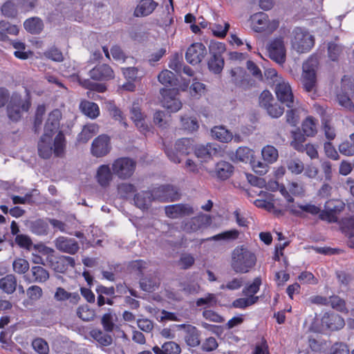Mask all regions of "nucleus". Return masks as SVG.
Returning <instances> with one entry per match:
<instances>
[{"instance_id":"1","label":"nucleus","mask_w":354,"mask_h":354,"mask_svg":"<svg viewBox=\"0 0 354 354\" xmlns=\"http://www.w3.org/2000/svg\"><path fill=\"white\" fill-rule=\"evenodd\" d=\"M62 113L58 109L53 110L48 116L44 125V133L41 136L38 145V153L44 159L52 156L53 137L59 128Z\"/></svg>"},{"instance_id":"2","label":"nucleus","mask_w":354,"mask_h":354,"mask_svg":"<svg viewBox=\"0 0 354 354\" xmlns=\"http://www.w3.org/2000/svg\"><path fill=\"white\" fill-rule=\"evenodd\" d=\"M255 254L245 245H239L232 253L231 266L236 273L245 274L250 272L256 265Z\"/></svg>"},{"instance_id":"3","label":"nucleus","mask_w":354,"mask_h":354,"mask_svg":"<svg viewBox=\"0 0 354 354\" xmlns=\"http://www.w3.org/2000/svg\"><path fill=\"white\" fill-rule=\"evenodd\" d=\"M251 28L256 32L272 34L279 26L278 19L270 20L268 15L263 12L254 13L250 17Z\"/></svg>"},{"instance_id":"4","label":"nucleus","mask_w":354,"mask_h":354,"mask_svg":"<svg viewBox=\"0 0 354 354\" xmlns=\"http://www.w3.org/2000/svg\"><path fill=\"white\" fill-rule=\"evenodd\" d=\"M291 39L292 48L298 53H304L310 51L315 44V39L307 30L297 27L292 32Z\"/></svg>"},{"instance_id":"5","label":"nucleus","mask_w":354,"mask_h":354,"mask_svg":"<svg viewBox=\"0 0 354 354\" xmlns=\"http://www.w3.org/2000/svg\"><path fill=\"white\" fill-rule=\"evenodd\" d=\"M136 162L134 160L128 157H121L115 159L111 169L114 175L121 180L131 178L135 172Z\"/></svg>"},{"instance_id":"6","label":"nucleus","mask_w":354,"mask_h":354,"mask_svg":"<svg viewBox=\"0 0 354 354\" xmlns=\"http://www.w3.org/2000/svg\"><path fill=\"white\" fill-rule=\"evenodd\" d=\"M30 106L29 100H24L21 96L14 93L7 106V113L10 120L17 122L21 118L22 112H27Z\"/></svg>"},{"instance_id":"7","label":"nucleus","mask_w":354,"mask_h":354,"mask_svg":"<svg viewBox=\"0 0 354 354\" xmlns=\"http://www.w3.org/2000/svg\"><path fill=\"white\" fill-rule=\"evenodd\" d=\"M345 209V203L340 199H330L325 203L324 209L319 214V219L329 223L338 221V216Z\"/></svg>"},{"instance_id":"8","label":"nucleus","mask_w":354,"mask_h":354,"mask_svg":"<svg viewBox=\"0 0 354 354\" xmlns=\"http://www.w3.org/2000/svg\"><path fill=\"white\" fill-rule=\"evenodd\" d=\"M175 149L165 148V152L169 159L174 163L180 162L179 156L189 154L194 149L193 140L190 138H180L175 143Z\"/></svg>"},{"instance_id":"9","label":"nucleus","mask_w":354,"mask_h":354,"mask_svg":"<svg viewBox=\"0 0 354 354\" xmlns=\"http://www.w3.org/2000/svg\"><path fill=\"white\" fill-rule=\"evenodd\" d=\"M225 50V46L221 42L211 46V57L208 61L209 69L216 74L220 73L224 66V59L222 53Z\"/></svg>"},{"instance_id":"10","label":"nucleus","mask_w":354,"mask_h":354,"mask_svg":"<svg viewBox=\"0 0 354 354\" xmlns=\"http://www.w3.org/2000/svg\"><path fill=\"white\" fill-rule=\"evenodd\" d=\"M161 103L170 112H176L182 107L181 102L176 98L178 90L176 88H163L160 90Z\"/></svg>"},{"instance_id":"11","label":"nucleus","mask_w":354,"mask_h":354,"mask_svg":"<svg viewBox=\"0 0 354 354\" xmlns=\"http://www.w3.org/2000/svg\"><path fill=\"white\" fill-rule=\"evenodd\" d=\"M111 149V138L106 134H101L96 137L91 144V152L97 158L106 156Z\"/></svg>"},{"instance_id":"12","label":"nucleus","mask_w":354,"mask_h":354,"mask_svg":"<svg viewBox=\"0 0 354 354\" xmlns=\"http://www.w3.org/2000/svg\"><path fill=\"white\" fill-rule=\"evenodd\" d=\"M315 60L308 59L303 65L302 84L307 92L313 90L316 84V73L315 70Z\"/></svg>"},{"instance_id":"13","label":"nucleus","mask_w":354,"mask_h":354,"mask_svg":"<svg viewBox=\"0 0 354 354\" xmlns=\"http://www.w3.org/2000/svg\"><path fill=\"white\" fill-rule=\"evenodd\" d=\"M207 53L205 46L201 42H196L187 48L185 53V59L189 64L196 65L203 60Z\"/></svg>"},{"instance_id":"14","label":"nucleus","mask_w":354,"mask_h":354,"mask_svg":"<svg viewBox=\"0 0 354 354\" xmlns=\"http://www.w3.org/2000/svg\"><path fill=\"white\" fill-rule=\"evenodd\" d=\"M156 200L166 202L178 200L180 194L178 189L171 185H162L152 189Z\"/></svg>"},{"instance_id":"15","label":"nucleus","mask_w":354,"mask_h":354,"mask_svg":"<svg viewBox=\"0 0 354 354\" xmlns=\"http://www.w3.org/2000/svg\"><path fill=\"white\" fill-rule=\"evenodd\" d=\"M230 75L232 82L243 90H248L254 84V81L247 74L245 70L241 67L232 68Z\"/></svg>"},{"instance_id":"16","label":"nucleus","mask_w":354,"mask_h":354,"mask_svg":"<svg viewBox=\"0 0 354 354\" xmlns=\"http://www.w3.org/2000/svg\"><path fill=\"white\" fill-rule=\"evenodd\" d=\"M275 93L278 100L285 103L287 107L294 106V96L288 82L284 80L279 81L275 85Z\"/></svg>"},{"instance_id":"17","label":"nucleus","mask_w":354,"mask_h":354,"mask_svg":"<svg viewBox=\"0 0 354 354\" xmlns=\"http://www.w3.org/2000/svg\"><path fill=\"white\" fill-rule=\"evenodd\" d=\"M268 50L269 56L272 60L279 64L285 62L286 49L281 38H276L272 40L268 47Z\"/></svg>"},{"instance_id":"18","label":"nucleus","mask_w":354,"mask_h":354,"mask_svg":"<svg viewBox=\"0 0 354 354\" xmlns=\"http://www.w3.org/2000/svg\"><path fill=\"white\" fill-rule=\"evenodd\" d=\"M89 75L92 80L96 81H108L115 77L113 69L106 64L95 66L89 71Z\"/></svg>"},{"instance_id":"19","label":"nucleus","mask_w":354,"mask_h":354,"mask_svg":"<svg viewBox=\"0 0 354 354\" xmlns=\"http://www.w3.org/2000/svg\"><path fill=\"white\" fill-rule=\"evenodd\" d=\"M321 322L323 326L332 331L339 330L345 326L343 317L334 313H326L322 317Z\"/></svg>"},{"instance_id":"20","label":"nucleus","mask_w":354,"mask_h":354,"mask_svg":"<svg viewBox=\"0 0 354 354\" xmlns=\"http://www.w3.org/2000/svg\"><path fill=\"white\" fill-rule=\"evenodd\" d=\"M210 223V217L205 215L194 216L185 222L183 226L187 232H194L207 227Z\"/></svg>"},{"instance_id":"21","label":"nucleus","mask_w":354,"mask_h":354,"mask_svg":"<svg viewBox=\"0 0 354 354\" xmlns=\"http://www.w3.org/2000/svg\"><path fill=\"white\" fill-rule=\"evenodd\" d=\"M131 118L138 130L146 135L150 131V127L145 122V115L142 113L138 104H133L131 109Z\"/></svg>"},{"instance_id":"22","label":"nucleus","mask_w":354,"mask_h":354,"mask_svg":"<svg viewBox=\"0 0 354 354\" xmlns=\"http://www.w3.org/2000/svg\"><path fill=\"white\" fill-rule=\"evenodd\" d=\"M193 213V208L186 204H175L165 207V214L171 218L189 216Z\"/></svg>"},{"instance_id":"23","label":"nucleus","mask_w":354,"mask_h":354,"mask_svg":"<svg viewBox=\"0 0 354 354\" xmlns=\"http://www.w3.org/2000/svg\"><path fill=\"white\" fill-rule=\"evenodd\" d=\"M55 247L58 250L71 254H75L80 248L76 240L64 236H59L56 239Z\"/></svg>"},{"instance_id":"24","label":"nucleus","mask_w":354,"mask_h":354,"mask_svg":"<svg viewBox=\"0 0 354 354\" xmlns=\"http://www.w3.org/2000/svg\"><path fill=\"white\" fill-rule=\"evenodd\" d=\"M322 212V210L319 207L310 203L298 205V208L294 205L290 207V214L300 218L306 217L304 213H308L312 216L318 215L319 218V214H321Z\"/></svg>"},{"instance_id":"25","label":"nucleus","mask_w":354,"mask_h":354,"mask_svg":"<svg viewBox=\"0 0 354 354\" xmlns=\"http://www.w3.org/2000/svg\"><path fill=\"white\" fill-rule=\"evenodd\" d=\"M113 174L109 165H101L97 169L95 179L101 187H107L113 180Z\"/></svg>"},{"instance_id":"26","label":"nucleus","mask_w":354,"mask_h":354,"mask_svg":"<svg viewBox=\"0 0 354 354\" xmlns=\"http://www.w3.org/2000/svg\"><path fill=\"white\" fill-rule=\"evenodd\" d=\"M111 332H105L100 328H93L89 332L90 336L101 347H107L113 344V338L110 334Z\"/></svg>"},{"instance_id":"27","label":"nucleus","mask_w":354,"mask_h":354,"mask_svg":"<svg viewBox=\"0 0 354 354\" xmlns=\"http://www.w3.org/2000/svg\"><path fill=\"white\" fill-rule=\"evenodd\" d=\"M158 3L153 0H140L136 7L133 15L136 17H143L151 15L156 8Z\"/></svg>"},{"instance_id":"28","label":"nucleus","mask_w":354,"mask_h":354,"mask_svg":"<svg viewBox=\"0 0 354 354\" xmlns=\"http://www.w3.org/2000/svg\"><path fill=\"white\" fill-rule=\"evenodd\" d=\"M153 200L156 198L152 190L136 194L133 198L135 205L141 209H147Z\"/></svg>"},{"instance_id":"29","label":"nucleus","mask_w":354,"mask_h":354,"mask_svg":"<svg viewBox=\"0 0 354 354\" xmlns=\"http://www.w3.org/2000/svg\"><path fill=\"white\" fill-rule=\"evenodd\" d=\"M54 298L57 301L68 300L69 303L73 305H77L80 300V296L77 292H68L62 287L56 288Z\"/></svg>"},{"instance_id":"30","label":"nucleus","mask_w":354,"mask_h":354,"mask_svg":"<svg viewBox=\"0 0 354 354\" xmlns=\"http://www.w3.org/2000/svg\"><path fill=\"white\" fill-rule=\"evenodd\" d=\"M341 230L342 232L348 238V245L351 248H354V218H345L342 221Z\"/></svg>"},{"instance_id":"31","label":"nucleus","mask_w":354,"mask_h":354,"mask_svg":"<svg viewBox=\"0 0 354 354\" xmlns=\"http://www.w3.org/2000/svg\"><path fill=\"white\" fill-rule=\"evenodd\" d=\"M234 171V167L232 164L226 161H220L215 166L214 172L216 176L221 180H225L229 178Z\"/></svg>"},{"instance_id":"32","label":"nucleus","mask_w":354,"mask_h":354,"mask_svg":"<svg viewBox=\"0 0 354 354\" xmlns=\"http://www.w3.org/2000/svg\"><path fill=\"white\" fill-rule=\"evenodd\" d=\"M66 140L62 131L56 135L53 144H52V153L56 157H63L65 153Z\"/></svg>"},{"instance_id":"33","label":"nucleus","mask_w":354,"mask_h":354,"mask_svg":"<svg viewBox=\"0 0 354 354\" xmlns=\"http://www.w3.org/2000/svg\"><path fill=\"white\" fill-rule=\"evenodd\" d=\"M24 27L30 34L37 35L43 30L44 23L39 17H33L25 20Z\"/></svg>"},{"instance_id":"34","label":"nucleus","mask_w":354,"mask_h":354,"mask_svg":"<svg viewBox=\"0 0 354 354\" xmlns=\"http://www.w3.org/2000/svg\"><path fill=\"white\" fill-rule=\"evenodd\" d=\"M152 351L155 354H180L181 348L178 344L170 341L164 343L161 347L153 346Z\"/></svg>"},{"instance_id":"35","label":"nucleus","mask_w":354,"mask_h":354,"mask_svg":"<svg viewBox=\"0 0 354 354\" xmlns=\"http://www.w3.org/2000/svg\"><path fill=\"white\" fill-rule=\"evenodd\" d=\"M17 281L14 274H9L0 279V289L6 294L13 293L17 288Z\"/></svg>"},{"instance_id":"36","label":"nucleus","mask_w":354,"mask_h":354,"mask_svg":"<svg viewBox=\"0 0 354 354\" xmlns=\"http://www.w3.org/2000/svg\"><path fill=\"white\" fill-rule=\"evenodd\" d=\"M80 109L85 115L91 119H95L100 115V108L98 105L91 101H82L80 104Z\"/></svg>"},{"instance_id":"37","label":"nucleus","mask_w":354,"mask_h":354,"mask_svg":"<svg viewBox=\"0 0 354 354\" xmlns=\"http://www.w3.org/2000/svg\"><path fill=\"white\" fill-rule=\"evenodd\" d=\"M99 127L96 124H88L85 125L81 132L78 134L77 140L82 143H86L98 132Z\"/></svg>"},{"instance_id":"38","label":"nucleus","mask_w":354,"mask_h":354,"mask_svg":"<svg viewBox=\"0 0 354 354\" xmlns=\"http://www.w3.org/2000/svg\"><path fill=\"white\" fill-rule=\"evenodd\" d=\"M31 281L35 283H44L50 277L49 272L41 266H34L30 269Z\"/></svg>"},{"instance_id":"39","label":"nucleus","mask_w":354,"mask_h":354,"mask_svg":"<svg viewBox=\"0 0 354 354\" xmlns=\"http://www.w3.org/2000/svg\"><path fill=\"white\" fill-rule=\"evenodd\" d=\"M75 266L73 257L68 256H60L55 263V270L57 272L64 273L69 268H74Z\"/></svg>"},{"instance_id":"40","label":"nucleus","mask_w":354,"mask_h":354,"mask_svg":"<svg viewBox=\"0 0 354 354\" xmlns=\"http://www.w3.org/2000/svg\"><path fill=\"white\" fill-rule=\"evenodd\" d=\"M286 165L289 171L295 175L301 174L304 171V164L301 160L291 156L286 160Z\"/></svg>"},{"instance_id":"41","label":"nucleus","mask_w":354,"mask_h":354,"mask_svg":"<svg viewBox=\"0 0 354 354\" xmlns=\"http://www.w3.org/2000/svg\"><path fill=\"white\" fill-rule=\"evenodd\" d=\"M201 331L194 326L185 334L184 339L187 346L197 347L201 344Z\"/></svg>"},{"instance_id":"42","label":"nucleus","mask_w":354,"mask_h":354,"mask_svg":"<svg viewBox=\"0 0 354 354\" xmlns=\"http://www.w3.org/2000/svg\"><path fill=\"white\" fill-rule=\"evenodd\" d=\"M317 120L313 116H308L301 124L302 131L305 136L313 137L317 133Z\"/></svg>"},{"instance_id":"43","label":"nucleus","mask_w":354,"mask_h":354,"mask_svg":"<svg viewBox=\"0 0 354 354\" xmlns=\"http://www.w3.org/2000/svg\"><path fill=\"white\" fill-rule=\"evenodd\" d=\"M211 132L212 137L221 142H228L232 140V133L223 126L213 127Z\"/></svg>"},{"instance_id":"44","label":"nucleus","mask_w":354,"mask_h":354,"mask_svg":"<svg viewBox=\"0 0 354 354\" xmlns=\"http://www.w3.org/2000/svg\"><path fill=\"white\" fill-rule=\"evenodd\" d=\"M239 236V232L236 229L225 231L214 236L203 239V241L235 240Z\"/></svg>"},{"instance_id":"45","label":"nucleus","mask_w":354,"mask_h":354,"mask_svg":"<svg viewBox=\"0 0 354 354\" xmlns=\"http://www.w3.org/2000/svg\"><path fill=\"white\" fill-rule=\"evenodd\" d=\"M158 81L165 86H174L177 85L178 80L176 75L169 71L163 70L158 76Z\"/></svg>"},{"instance_id":"46","label":"nucleus","mask_w":354,"mask_h":354,"mask_svg":"<svg viewBox=\"0 0 354 354\" xmlns=\"http://www.w3.org/2000/svg\"><path fill=\"white\" fill-rule=\"evenodd\" d=\"M261 282L260 277H255L252 283L247 285L243 289V294L248 297H259L255 295L259 291Z\"/></svg>"},{"instance_id":"47","label":"nucleus","mask_w":354,"mask_h":354,"mask_svg":"<svg viewBox=\"0 0 354 354\" xmlns=\"http://www.w3.org/2000/svg\"><path fill=\"white\" fill-rule=\"evenodd\" d=\"M292 134V140L290 142V145L297 151L300 152H304V143L306 141V138L304 133H301L299 130L292 131L291 132Z\"/></svg>"},{"instance_id":"48","label":"nucleus","mask_w":354,"mask_h":354,"mask_svg":"<svg viewBox=\"0 0 354 354\" xmlns=\"http://www.w3.org/2000/svg\"><path fill=\"white\" fill-rule=\"evenodd\" d=\"M261 155L263 160L270 164L276 162L279 157L277 149L272 145L264 147L261 150Z\"/></svg>"},{"instance_id":"49","label":"nucleus","mask_w":354,"mask_h":354,"mask_svg":"<svg viewBox=\"0 0 354 354\" xmlns=\"http://www.w3.org/2000/svg\"><path fill=\"white\" fill-rule=\"evenodd\" d=\"M1 11L3 16L8 18H16L18 14L17 5L12 1L8 0L1 7Z\"/></svg>"},{"instance_id":"50","label":"nucleus","mask_w":354,"mask_h":354,"mask_svg":"<svg viewBox=\"0 0 354 354\" xmlns=\"http://www.w3.org/2000/svg\"><path fill=\"white\" fill-rule=\"evenodd\" d=\"M330 306L333 309L347 313L348 312L345 301L340 298L339 296L333 295L328 297V306Z\"/></svg>"},{"instance_id":"51","label":"nucleus","mask_w":354,"mask_h":354,"mask_svg":"<svg viewBox=\"0 0 354 354\" xmlns=\"http://www.w3.org/2000/svg\"><path fill=\"white\" fill-rule=\"evenodd\" d=\"M12 45L13 48L16 49L14 52L15 57L22 60H25L28 58L29 53L25 51L26 47L25 43L19 40H13L12 41Z\"/></svg>"},{"instance_id":"52","label":"nucleus","mask_w":354,"mask_h":354,"mask_svg":"<svg viewBox=\"0 0 354 354\" xmlns=\"http://www.w3.org/2000/svg\"><path fill=\"white\" fill-rule=\"evenodd\" d=\"M253 151L247 147H239L235 153L236 160L243 162L251 161Z\"/></svg>"},{"instance_id":"53","label":"nucleus","mask_w":354,"mask_h":354,"mask_svg":"<svg viewBox=\"0 0 354 354\" xmlns=\"http://www.w3.org/2000/svg\"><path fill=\"white\" fill-rule=\"evenodd\" d=\"M31 230L33 233L37 235H46L48 232V225L43 219H37L32 223Z\"/></svg>"},{"instance_id":"54","label":"nucleus","mask_w":354,"mask_h":354,"mask_svg":"<svg viewBox=\"0 0 354 354\" xmlns=\"http://www.w3.org/2000/svg\"><path fill=\"white\" fill-rule=\"evenodd\" d=\"M259 300V297H245L238 298L233 301L232 306L235 308L245 309L256 304Z\"/></svg>"},{"instance_id":"55","label":"nucleus","mask_w":354,"mask_h":354,"mask_svg":"<svg viewBox=\"0 0 354 354\" xmlns=\"http://www.w3.org/2000/svg\"><path fill=\"white\" fill-rule=\"evenodd\" d=\"M182 128L190 132L197 131L199 125L196 118L192 117H181L180 118Z\"/></svg>"},{"instance_id":"56","label":"nucleus","mask_w":354,"mask_h":354,"mask_svg":"<svg viewBox=\"0 0 354 354\" xmlns=\"http://www.w3.org/2000/svg\"><path fill=\"white\" fill-rule=\"evenodd\" d=\"M13 270L19 274H25L30 268L28 261L23 258H17L12 263Z\"/></svg>"},{"instance_id":"57","label":"nucleus","mask_w":354,"mask_h":354,"mask_svg":"<svg viewBox=\"0 0 354 354\" xmlns=\"http://www.w3.org/2000/svg\"><path fill=\"white\" fill-rule=\"evenodd\" d=\"M195 263L194 257L189 253L181 254L178 261V265L183 270H187L192 268Z\"/></svg>"},{"instance_id":"58","label":"nucleus","mask_w":354,"mask_h":354,"mask_svg":"<svg viewBox=\"0 0 354 354\" xmlns=\"http://www.w3.org/2000/svg\"><path fill=\"white\" fill-rule=\"evenodd\" d=\"M118 191L122 198H127L136 192V188L133 184L123 183L118 185Z\"/></svg>"},{"instance_id":"59","label":"nucleus","mask_w":354,"mask_h":354,"mask_svg":"<svg viewBox=\"0 0 354 354\" xmlns=\"http://www.w3.org/2000/svg\"><path fill=\"white\" fill-rule=\"evenodd\" d=\"M80 84L85 88L104 93L106 90V86L103 84L93 83L89 80H82L79 78Z\"/></svg>"},{"instance_id":"60","label":"nucleus","mask_w":354,"mask_h":354,"mask_svg":"<svg viewBox=\"0 0 354 354\" xmlns=\"http://www.w3.org/2000/svg\"><path fill=\"white\" fill-rule=\"evenodd\" d=\"M34 350L39 354H48L49 347L48 343L42 338H36L32 342Z\"/></svg>"},{"instance_id":"61","label":"nucleus","mask_w":354,"mask_h":354,"mask_svg":"<svg viewBox=\"0 0 354 354\" xmlns=\"http://www.w3.org/2000/svg\"><path fill=\"white\" fill-rule=\"evenodd\" d=\"M217 299L214 294L207 293L205 297L198 298L196 301L197 307L207 306L208 307L213 306L216 304Z\"/></svg>"},{"instance_id":"62","label":"nucleus","mask_w":354,"mask_h":354,"mask_svg":"<svg viewBox=\"0 0 354 354\" xmlns=\"http://www.w3.org/2000/svg\"><path fill=\"white\" fill-rule=\"evenodd\" d=\"M342 46L333 42L328 45V55L330 60L335 62L338 60L340 54L342 53Z\"/></svg>"},{"instance_id":"63","label":"nucleus","mask_w":354,"mask_h":354,"mask_svg":"<svg viewBox=\"0 0 354 354\" xmlns=\"http://www.w3.org/2000/svg\"><path fill=\"white\" fill-rule=\"evenodd\" d=\"M268 114L274 118H278L281 116L284 112L283 106L276 102H273L266 109Z\"/></svg>"},{"instance_id":"64","label":"nucleus","mask_w":354,"mask_h":354,"mask_svg":"<svg viewBox=\"0 0 354 354\" xmlns=\"http://www.w3.org/2000/svg\"><path fill=\"white\" fill-rule=\"evenodd\" d=\"M252 354H270L268 342L264 337L254 345Z\"/></svg>"}]
</instances>
